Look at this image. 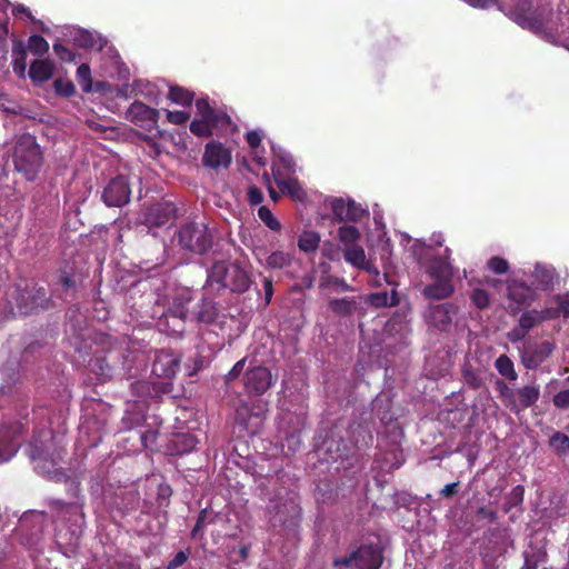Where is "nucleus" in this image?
Here are the masks:
<instances>
[{
  "label": "nucleus",
  "mask_w": 569,
  "mask_h": 569,
  "mask_svg": "<svg viewBox=\"0 0 569 569\" xmlns=\"http://www.w3.org/2000/svg\"><path fill=\"white\" fill-rule=\"evenodd\" d=\"M11 311L21 317L38 316L56 308L51 292L33 279L17 281L8 293Z\"/></svg>",
  "instance_id": "nucleus-1"
},
{
  "label": "nucleus",
  "mask_w": 569,
  "mask_h": 569,
  "mask_svg": "<svg viewBox=\"0 0 569 569\" xmlns=\"http://www.w3.org/2000/svg\"><path fill=\"white\" fill-rule=\"evenodd\" d=\"M251 283V276L240 261L219 260L208 270L207 284L218 291L229 289L231 292L243 293Z\"/></svg>",
  "instance_id": "nucleus-2"
},
{
  "label": "nucleus",
  "mask_w": 569,
  "mask_h": 569,
  "mask_svg": "<svg viewBox=\"0 0 569 569\" xmlns=\"http://www.w3.org/2000/svg\"><path fill=\"white\" fill-rule=\"evenodd\" d=\"M16 171L33 181L43 163L42 151L34 136L23 133L16 140L12 153Z\"/></svg>",
  "instance_id": "nucleus-3"
},
{
  "label": "nucleus",
  "mask_w": 569,
  "mask_h": 569,
  "mask_svg": "<svg viewBox=\"0 0 569 569\" xmlns=\"http://www.w3.org/2000/svg\"><path fill=\"white\" fill-rule=\"evenodd\" d=\"M495 389L501 403L515 413L532 407L540 398V388L537 385H525L515 389L505 380L497 378Z\"/></svg>",
  "instance_id": "nucleus-4"
},
{
  "label": "nucleus",
  "mask_w": 569,
  "mask_h": 569,
  "mask_svg": "<svg viewBox=\"0 0 569 569\" xmlns=\"http://www.w3.org/2000/svg\"><path fill=\"white\" fill-rule=\"evenodd\" d=\"M177 237L179 246L191 253L202 256L212 247V233L204 223H184L178 230Z\"/></svg>",
  "instance_id": "nucleus-5"
},
{
  "label": "nucleus",
  "mask_w": 569,
  "mask_h": 569,
  "mask_svg": "<svg viewBox=\"0 0 569 569\" xmlns=\"http://www.w3.org/2000/svg\"><path fill=\"white\" fill-rule=\"evenodd\" d=\"M515 20L522 28L533 32H541L552 13L549 2L533 7L531 0H519L515 6Z\"/></svg>",
  "instance_id": "nucleus-6"
},
{
  "label": "nucleus",
  "mask_w": 569,
  "mask_h": 569,
  "mask_svg": "<svg viewBox=\"0 0 569 569\" xmlns=\"http://www.w3.org/2000/svg\"><path fill=\"white\" fill-rule=\"evenodd\" d=\"M383 561V550L377 545H361L349 556L336 558L335 567H356L357 569H379Z\"/></svg>",
  "instance_id": "nucleus-7"
},
{
  "label": "nucleus",
  "mask_w": 569,
  "mask_h": 569,
  "mask_svg": "<svg viewBox=\"0 0 569 569\" xmlns=\"http://www.w3.org/2000/svg\"><path fill=\"white\" fill-rule=\"evenodd\" d=\"M119 351H109L107 355L96 357L90 361L91 370L102 382L111 380L116 376H126L124 361Z\"/></svg>",
  "instance_id": "nucleus-8"
},
{
  "label": "nucleus",
  "mask_w": 569,
  "mask_h": 569,
  "mask_svg": "<svg viewBox=\"0 0 569 569\" xmlns=\"http://www.w3.org/2000/svg\"><path fill=\"white\" fill-rule=\"evenodd\" d=\"M242 380L246 393L256 397L264 395L276 381L270 369L263 366L247 369Z\"/></svg>",
  "instance_id": "nucleus-9"
},
{
  "label": "nucleus",
  "mask_w": 569,
  "mask_h": 569,
  "mask_svg": "<svg viewBox=\"0 0 569 569\" xmlns=\"http://www.w3.org/2000/svg\"><path fill=\"white\" fill-rule=\"evenodd\" d=\"M131 187L126 176L112 178L103 189L102 200L108 207H122L130 201Z\"/></svg>",
  "instance_id": "nucleus-10"
},
{
  "label": "nucleus",
  "mask_w": 569,
  "mask_h": 569,
  "mask_svg": "<svg viewBox=\"0 0 569 569\" xmlns=\"http://www.w3.org/2000/svg\"><path fill=\"white\" fill-rule=\"evenodd\" d=\"M181 357L170 350H159L152 365V373L159 378L171 380L180 370Z\"/></svg>",
  "instance_id": "nucleus-11"
},
{
  "label": "nucleus",
  "mask_w": 569,
  "mask_h": 569,
  "mask_svg": "<svg viewBox=\"0 0 569 569\" xmlns=\"http://www.w3.org/2000/svg\"><path fill=\"white\" fill-rule=\"evenodd\" d=\"M328 307L330 311L338 317H351L353 315L363 317L367 312L363 305V296L330 299Z\"/></svg>",
  "instance_id": "nucleus-12"
},
{
  "label": "nucleus",
  "mask_w": 569,
  "mask_h": 569,
  "mask_svg": "<svg viewBox=\"0 0 569 569\" xmlns=\"http://www.w3.org/2000/svg\"><path fill=\"white\" fill-rule=\"evenodd\" d=\"M159 111L141 101H134L127 110V119L136 126L150 130L158 123Z\"/></svg>",
  "instance_id": "nucleus-13"
},
{
  "label": "nucleus",
  "mask_w": 569,
  "mask_h": 569,
  "mask_svg": "<svg viewBox=\"0 0 569 569\" xmlns=\"http://www.w3.org/2000/svg\"><path fill=\"white\" fill-rule=\"evenodd\" d=\"M331 210L337 221H361L368 213L360 204L353 200L347 202L341 198H336L331 202Z\"/></svg>",
  "instance_id": "nucleus-14"
},
{
  "label": "nucleus",
  "mask_w": 569,
  "mask_h": 569,
  "mask_svg": "<svg viewBox=\"0 0 569 569\" xmlns=\"http://www.w3.org/2000/svg\"><path fill=\"white\" fill-rule=\"evenodd\" d=\"M202 162L211 169L228 168L231 163V152L219 141H210L206 144Z\"/></svg>",
  "instance_id": "nucleus-15"
},
{
  "label": "nucleus",
  "mask_w": 569,
  "mask_h": 569,
  "mask_svg": "<svg viewBox=\"0 0 569 569\" xmlns=\"http://www.w3.org/2000/svg\"><path fill=\"white\" fill-rule=\"evenodd\" d=\"M507 296L511 301L518 305L515 309L510 308L511 315H516L522 308L529 307L537 299L536 290L522 281L511 282L508 286Z\"/></svg>",
  "instance_id": "nucleus-16"
},
{
  "label": "nucleus",
  "mask_w": 569,
  "mask_h": 569,
  "mask_svg": "<svg viewBox=\"0 0 569 569\" xmlns=\"http://www.w3.org/2000/svg\"><path fill=\"white\" fill-rule=\"evenodd\" d=\"M553 350L555 345L552 342L543 341L526 349L521 355V362L527 369L535 370L551 356Z\"/></svg>",
  "instance_id": "nucleus-17"
},
{
  "label": "nucleus",
  "mask_w": 569,
  "mask_h": 569,
  "mask_svg": "<svg viewBox=\"0 0 569 569\" xmlns=\"http://www.w3.org/2000/svg\"><path fill=\"white\" fill-rule=\"evenodd\" d=\"M197 118L211 122L218 127H227L231 123L230 117L221 110L212 108L208 98H200L196 101Z\"/></svg>",
  "instance_id": "nucleus-18"
},
{
  "label": "nucleus",
  "mask_w": 569,
  "mask_h": 569,
  "mask_svg": "<svg viewBox=\"0 0 569 569\" xmlns=\"http://www.w3.org/2000/svg\"><path fill=\"white\" fill-rule=\"evenodd\" d=\"M450 249H445L443 256H436L430 259L429 266H428V273L432 279H446V280H452L453 278V267L451 266L450 261Z\"/></svg>",
  "instance_id": "nucleus-19"
},
{
  "label": "nucleus",
  "mask_w": 569,
  "mask_h": 569,
  "mask_svg": "<svg viewBox=\"0 0 569 569\" xmlns=\"http://www.w3.org/2000/svg\"><path fill=\"white\" fill-rule=\"evenodd\" d=\"M173 211L174 208L170 203L153 204L144 214V224L148 228L162 227L171 220Z\"/></svg>",
  "instance_id": "nucleus-20"
},
{
  "label": "nucleus",
  "mask_w": 569,
  "mask_h": 569,
  "mask_svg": "<svg viewBox=\"0 0 569 569\" xmlns=\"http://www.w3.org/2000/svg\"><path fill=\"white\" fill-rule=\"evenodd\" d=\"M192 301L191 293L183 290L174 296L172 302L164 315L166 320L169 318L178 319L184 322L187 319H191V312L189 311V303Z\"/></svg>",
  "instance_id": "nucleus-21"
},
{
  "label": "nucleus",
  "mask_w": 569,
  "mask_h": 569,
  "mask_svg": "<svg viewBox=\"0 0 569 569\" xmlns=\"http://www.w3.org/2000/svg\"><path fill=\"white\" fill-rule=\"evenodd\" d=\"M457 311L458 308L452 302H445L431 307L429 310L430 322L437 328L445 329L451 323L452 316L456 315Z\"/></svg>",
  "instance_id": "nucleus-22"
},
{
  "label": "nucleus",
  "mask_w": 569,
  "mask_h": 569,
  "mask_svg": "<svg viewBox=\"0 0 569 569\" xmlns=\"http://www.w3.org/2000/svg\"><path fill=\"white\" fill-rule=\"evenodd\" d=\"M532 277L543 291L552 290L558 281V274L553 267L543 263H537L532 272Z\"/></svg>",
  "instance_id": "nucleus-23"
},
{
  "label": "nucleus",
  "mask_w": 569,
  "mask_h": 569,
  "mask_svg": "<svg viewBox=\"0 0 569 569\" xmlns=\"http://www.w3.org/2000/svg\"><path fill=\"white\" fill-rule=\"evenodd\" d=\"M132 393L141 399L153 398L160 392L170 391L168 383H152L146 380H138L131 383Z\"/></svg>",
  "instance_id": "nucleus-24"
},
{
  "label": "nucleus",
  "mask_w": 569,
  "mask_h": 569,
  "mask_svg": "<svg viewBox=\"0 0 569 569\" xmlns=\"http://www.w3.org/2000/svg\"><path fill=\"white\" fill-rule=\"evenodd\" d=\"M455 291L452 280L436 279L433 283H429L423 288V296L427 299L443 300L449 298Z\"/></svg>",
  "instance_id": "nucleus-25"
},
{
  "label": "nucleus",
  "mask_w": 569,
  "mask_h": 569,
  "mask_svg": "<svg viewBox=\"0 0 569 569\" xmlns=\"http://www.w3.org/2000/svg\"><path fill=\"white\" fill-rule=\"evenodd\" d=\"M54 71V63L49 59H37L30 64L29 77L34 83L49 80Z\"/></svg>",
  "instance_id": "nucleus-26"
},
{
  "label": "nucleus",
  "mask_w": 569,
  "mask_h": 569,
  "mask_svg": "<svg viewBox=\"0 0 569 569\" xmlns=\"http://www.w3.org/2000/svg\"><path fill=\"white\" fill-rule=\"evenodd\" d=\"M140 505V497L137 491H124L116 496L114 508L121 517L136 511Z\"/></svg>",
  "instance_id": "nucleus-27"
},
{
  "label": "nucleus",
  "mask_w": 569,
  "mask_h": 569,
  "mask_svg": "<svg viewBox=\"0 0 569 569\" xmlns=\"http://www.w3.org/2000/svg\"><path fill=\"white\" fill-rule=\"evenodd\" d=\"M191 319L197 322L202 323H212L217 316L218 310L212 300L208 298H202L201 301L197 305V309L191 312Z\"/></svg>",
  "instance_id": "nucleus-28"
},
{
  "label": "nucleus",
  "mask_w": 569,
  "mask_h": 569,
  "mask_svg": "<svg viewBox=\"0 0 569 569\" xmlns=\"http://www.w3.org/2000/svg\"><path fill=\"white\" fill-rule=\"evenodd\" d=\"M338 492L335 483L330 480H320L315 488L313 497L318 505H330L337 499Z\"/></svg>",
  "instance_id": "nucleus-29"
},
{
  "label": "nucleus",
  "mask_w": 569,
  "mask_h": 569,
  "mask_svg": "<svg viewBox=\"0 0 569 569\" xmlns=\"http://www.w3.org/2000/svg\"><path fill=\"white\" fill-rule=\"evenodd\" d=\"M550 318V310H527L519 318V327L528 333V331Z\"/></svg>",
  "instance_id": "nucleus-30"
},
{
  "label": "nucleus",
  "mask_w": 569,
  "mask_h": 569,
  "mask_svg": "<svg viewBox=\"0 0 569 569\" xmlns=\"http://www.w3.org/2000/svg\"><path fill=\"white\" fill-rule=\"evenodd\" d=\"M363 302L370 303L375 308L395 307L399 305V297L396 289L390 293L387 291L373 292L363 297Z\"/></svg>",
  "instance_id": "nucleus-31"
},
{
  "label": "nucleus",
  "mask_w": 569,
  "mask_h": 569,
  "mask_svg": "<svg viewBox=\"0 0 569 569\" xmlns=\"http://www.w3.org/2000/svg\"><path fill=\"white\" fill-rule=\"evenodd\" d=\"M12 69L19 78H24L27 70V49L22 41H13Z\"/></svg>",
  "instance_id": "nucleus-32"
},
{
  "label": "nucleus",
  "mask_w": 569,
  "mask_h": 569,
  "mask_svg": "<svg viewBox=\"0 0 569 569\" xmlns=\"http://www.w3.org/2000/svg\"><path fill=\"white\" fill-rule=\"evenodd\" d=\"M493 366L498 373L503 378L502 380L515 382L518 379V372L516 371L515 363L507 355H500L495 360Z\"/></svg>",
  "instance_id": "nucleus-33"
},
{
  "label": "nucleus",
  "mask_w": 569,
  "mask_h": 569,
  "mask_svg": "<svg viewBox=\"0 0 569 569\" xmlns=\"http://www.w3.org/2000/svg\"><path fill=\"white\" fill-rule=\"evenodd\" d=\"M345 259L353 267L362 270H369V263L366 260V253L360 246H349L345 249Z\"/></svg>",
  "instance_id": "nucleus-34"
},
{
  "label": "nucleus",
  "mask_w": 569,
  "mask_h": 569,
  "mask_svg": "<svg viewBox=\"0 0 569 569\" xmlns=\"http://www.w3.org/2000/svg\"><path fill=\"white\" fill-rule=\"evenodd\" d=\"M276 183L278 184L280 191L284 194L290 196L295 200H301L305 192L298 182L297 179H280L277 177L276 172L273 171Z\"/></svg>",
  "instance_id": "nucleus-35"
},
{
  "label": "nucleus",
  "mask_w": 569,
  "mask_h": 569,
  "mask_svg": "<svg viewBox=\"0 0 569 569\" xmlns=\"http://www.w3.org/2000/svg\"><path fill=\"white\" fill-rule=\"evenodd\" d=\"M320 236L316 231H303L298 239V247L303 252H313L318 249Z\"/></svg>",
  "instance_id": "nucleus-36"
},
{
  "label": "nucleus",
  "mask_w": 569,
  "mask_h": 569,
  "mask_svg": "<svg viewBox=\"0 0 569 569\" xmlns=\"http://www.w3.org/2000/svg\"><path fill=\"white\" fill-rule=\"evenodd\" d=\"M173 447L177 455H182L196 448L198 440L193 435L180 433L173 439Z\"/></svg>",
  "instance_id": "nucleus-37"
},
{
  "label": "nucleus",
  "mask_w": 569,
  "mask_h": 569,
  "mask_svg": "<svg viewBox=\"0 0 569 569\" xmlns=\"http://www.w3.org/2000/svg\"><path fill=\"white\" fill-rule=\"evenodd\" d=\"M169 99L177 104H181L183 107H188L192 104L194 94L193 92L179 87V86H172L169 89Z\"/></svg>",
  "instance_id": "nucleus-38"
},
{
  "label": "nucleus",
  "mask_w": 569,
  "mask_h": 569,
  "mask_svg": "<svg viewBox=\"0 0 569 569\" xmlns=\"http://www.w3.org/2000/svg\"><path fill=\"white\" fill-rule=\"evenodd\" d=\"M32 459L38 461L37 468L40 469V471L42 473L48 475V477L51 480H54L57 482H62V481L67 482L69 480V477H68V475L66 473V471L63 469L54 468L53 466H52V469H51V468H46L44 463L41 465V460L42 459H41L40 453H38V455L33 453L32 455Z\"/></svg>",
  "instance_id": "nucleus-39"
},
{
  "label": "nucleus",
  "mask_w": 569,
  "mask_h": 569,
  "mask_svg": "<svg viewBox=\"0 0 569 569\" xmlns=\"http://www.w3.org/2000/svg\"><path fill=\"white\" fill-rule=\"evenodd\" d=\"M549 446L558 456H566L569 452V437L561 431H556L549 439Z\"/></svg>",
  "instance_id": "nucleus-40"
},
{
  "label": "nucleus",
  "mask_w": 569,
  "mask_h": 569,
  "mask_svg": "<svg viewBox=\"0 0 569 569\" xmlns=\"http://www.w3.org/2000/svg\"><path fill=\"white\" fill-rule=\"evenodd\" d=\"M292 257L283 251H273L267 257L266 263L271 269H282L291 264Z\"/></svg>",
  "instance_id": "nucleus-41"
},
{
  "label": "nucleus",
  "mask_w": 569,
  "mask_h": 569,
  "mask_svg": "<svg viewBox=\"0 0 569 569\" xmlns=\"http://www.w3.org/2000/svg\"><path fill=\"white\" fill-rule=\"evenodd\" d=\"M338 238L346 246H355L360 239V232L357 227L345 224L338 229Z\"/></svg>",
  "instance_id": "nucleus-42"
},
{
  "label": "nucleus",
  "mask_w": 569,
  "mask_h": 569,
  "mask_svg": "<svg viewBox=\"0 0 569 569\" xmlns=\"http://www.w3.org/2000/svg\"><path fill=\"white\" fill-rule=\"evenodd\" d=\"M218 126L208 122L206 120H201L199 118H194L190 123V131L198 137L208 138L212 134L213 129Z\"/></svg>",
  "instance_id": "nucleus-43"
},
{
  "label": "nucleus",
  "mask_w": 569,
  "mask_h": 569,
  "mask_svg": "<svg viewBox=\"0 0 569 569\" xmlns=\"http://www.w3.org/2000/svg\"><path fill=\"white\" fill-rule=\"evenodd\" d=\"M77 81L83 92L89 93L92 91L93 82H92L91 70H90L89 64L82 63L78 67Z\"/></svg>",
  "instance_id": "nucleus-44"
},
{
  "label": "nucleus",
  "mask_w": 569,
  "mask_h": 569,
  "mask_svg": "<svg viewBox=\"0 0 569 569\" xmlns=\"http://www.w3.org/2000/svg\"><path fill=\"white\" fill-rule=\"evenodd\" d=\"M462 378H463L465 383L473 390H478L483 386L482 377L471 366L463 367Z\"/></svg>",
  "instance_id": "nucleus-45"
},
{
  "label": "nucleus",
  "mask_w": 569,
  "mask_h": 569,
  "mask_svg": "<svg viewBox=\"0 0 569 569\" xmlns=\"http://www.w3.org/2000/svg\"><path fill=\"white\" fill-rule=\"evenodd\" d=\"M259 219L272 231L279 232L282 228L280 221L273 216L267 206H261L258 209Z\"/></svg>",
  "instance_id": "nucleus-46"
},
{
  "label": "nucleus",
  "mask_w": 569,
  "mask_h": 569,
  "mask_svg": "<svg viewBox=\"0 0 569 569\" xmlns=\"http://www.w3.org/2000/svg\"><path fill=\"white\" fill-rule=\"evenodd\" d=\"M58 283L61 286L63 291L74 290L77 282L74 273L71 269L60 268L57 272Z\"/></svg>",
  "instance_id": "nucleus-47"
},
{
  "label": "nucleus",
  "mask_w": 569,
  "mask_h": 569,
  "mask_svg": "<svg viewBox=\"0 0 569 569\" xmlns=\"http://www.w3.org/2000/svg\"><path fill=\"white\" fill-rule=\"evenodd\" d=\"M28 48L36 56H43L49 50L48 41L39 34H32L28 39Z\"/></svg>",
  "instance_id": "nucleus-48"
},
{
  "label": "nucleus",
  "mask_w": 569,
  "mask_h": 569,
  "mask_svg": "<svg viewBox=\"0 0 569 569\" xmlns=\"http://www.w3.org/2000/svg\"><path fill=\"white\" fill-rule=\"evenodd\" d=\"M525 488L520 485L512 488L506 497L505 511L509 512L512 508L519 506L523 501Z\"/></svg>",
  "instance_id": "nucleus-49"
},
{
  "label": "nucleus",
  "mask_w": 569,
  "mask_h": 569,
  "mask_svg": "<svg viewBox=\"0 0 569 569\" xmlns=\"http://www.w3.org/2000/svg\"><path fill=\"white\" fill-rule=\"evenodd\" d=\"M54 91L58 96L70 98L76 93V87L70 80L58 78L53 82Z\"/></svg>",
  "instance_id": "nucleus-50"
},
{
  "label": "nucleus",
  "mask_w": 569,
  "mask_h": 569,
  "mask_svg": "<svg viewBox=\"0 0 569 569\" xmlns=\"http://www.w3.org/2000/svg\"><path fill=\"white\" fill-rule=\"evenodd\" d=\"M214 518L208 512L207 509H202L197 518L196 525L191 530V537L197 538L200 532L204 529L207 523L213 522Z\"/></svg>",
  "instance_id": "nucleus-51"
},
{
  "label": "nucleus",
  "mask_w": 569,
  "mask_h": 569,
  "mask_svg": "<svg viewBox=\"0 0 569 569\" xmlns=\"http://www.w3.org/2000/svg\"><path fill=\"white\" fill-rule=\"evenodd\" d=\"M470 299L478 309L487 308L490 302L489 293L486 290L480 289V288H476L472 291Z\"/></svg>",
  "instance_id": "nucleus-52"
},
{
  "label": "nucleus",
  "mask_w": 569,
  "mask_h": 569,
  "mask_svg": "<svg viewBox=\"0 0 569 569\" xmlns=\"http://www.w3.org/2000/svg\"><path fill=\"white\" fill-rule=\"evenodd\" d=\"M488 268L496 274H505L509 271V263L506 259L495 256L488 260Z\"/></svg>",
  "instance_id": "nucleus-53"
},
{
  "label": "nucleus",
  "mask_w": 569,
  "mask_h": 569,
  "mask_svg": "<svg viewBox=\"0 0 569 569\" xmlns=\"http://www.w3.org/2000/svg\"><path fill=\"white\" fill-rule=\"evenodd\" d=\"M246 362H247V358L244 357L233 365V367L224 376L226 385L231 383L232 381L237 380L241 376V373L243 372Z\"/></svg>",
  "instance_id": "nucleus-54"
},
{
  "label": "nucleus",
  "mask_w": 569,
  "mask_h": 569,
  "mask_svg": "<svg viewBox=\"0 0 569 569\" xmlns=\"http://www.w3.org/2000/svg\"><path fill=\"white\" fill-rule=\"evenodd\" d=\"M159 432L158 430H147L141 433V442L146 449L154 450L157 449V439H158Z\"/></svg>",
  "instance_id": "nucleus-55"
},
{
  "label": "nucleus",
  "mask_w": 569,
  "mask_h": 569,
  "mask_svg": "<svg viewBox=\"0 0 569 569\" xmlns=\"http://www.w3.org/2000/svg\"><path fill=\"white\" fill-rule=\"evenodd\" d=\"M53 51L62 61L70 62L74 60V53L60 42L53 43Z\"/></svg>",
  "instance_id": "nucleus-56"
},
{
  "label": "nucleus",
  "mask_w": 569,
  "mask_h": 569,
  "mask_svg": "<svg viewBox=\"0 0 569 569\" xmlns=\"http://www.w3.org/2000/svg\"><path fill=\"white\" fill-rule=\"evenodd\" d=\"M190 118L189 112L181 111V110H174V111H167V119L170 123L173 124H183L186 123Z\"/></svg>",
  "instance_id": "nucleus-57"
},
{
  "label": "nucleus",
  "mask_w": 569,
  "mask_h": 569,
  "mask_svg": "<svg viewBox=\"0 0 569 569\" xmlns=\"http://www.w3.org/2000/svg\"><path fill=\"white\" fill-rule=\"evenodd\" d=\"M552 402L559 409L569 408V389L561 390L553 396Z\"/></svg>",
  "instance_id": "nucleus-58"
},
{
  "label": "nucleus",
  "mask_w": 569,
  "mask_h": 569,
  "mask_svg": "<svg viewBox=\"0 0 569 569\" xmlns=\"http://www.w3.org/2000/svg\"><path fill=\"white\" fill-rule=\"evenodd\" d=\"M74 40L77 44L82 48H92L94 46L93 36L86 30L80 31Z\"/></svg>",
  "instance_id": "nucleus-59"
},
{
  "label": "nucleus",
  "mask_w": 569,
  "mask_h": 569,
  "mask_svg": "<svg viewBox=\"0 0 569 569\" xmlns=\"http://www.w3.org/2000/svg\"><path fill=\"white\" fill-rule=\"evenodd\" d=\"M247 196H248V201L251 206H258L263 201V193L256 186H250L248 188Z\"/></svg>",
  "instance_id": "nucleus-60"
},
{
  "label": "nucleus",
  "mask_w": 569,
  "mask_h": 569,
  "mask_svg": "<svg viewBox=\"0 0 569 569\" xmlns=\"http://www.w3.org/2000/svg\"><path fill=\"white\" fill-rule=\"evenodd\" d=\"M478 519H487L490 522H496L498 519V515L496 510L489 509L485 506L479 507L476 511Z\"/></svg>",
  "instance_id": "nucleus-61"
},
{
  "label": "nucleus",
  "mask_w": 569,
  "mask_h": 569,
  "mask_svg": "<svg viewBox=\"0 0 569 569\" xmlns=\"http://www.w3.org/2000/svg\"><path fill=\"white\" fill-rule=\"evenodd\" d=\"M188 560V555L184 551H179L168 562L167 569H177L181 567Z\"/></svg>",
  "instance_id": "nucleus-62"
},
{
  "label": "nucleus",
  "mask_w": 569,
  "mask_h": 569,
  "mask_svg": "<svg viewBox=\"0 0 569 569\" xmlns=\"http://www.w3.org/2000/svg\"><path fill=\"white\" fill-rule=\"evenodd\" d=\"M141 421V417L131 416L129 412H126L123 418L121 419L122 428L126 430L132 429L136 425H139Z\"/></svg>",
  "instance_id": "nucleus-63"
},
{
  "label": "nucleus",
  "mask_w": 569,
  "mask_h": 569,
  "mask_svg": "<svg viewBox=\"0 0 569 569\" xmlns=\"http://www.w3.org/2000/svg\"><path fill=\"white\" fill-rule=\"evenodd\" d=\"M459 486H460V482H459V481H456V482H451V483L446 485V486L440 490V496H442V497H445V498H451V497H453L455 495H457L458 489H459Z\"/></svg>",
  "instance_id": "nucleus-64"
}]
</instances>
